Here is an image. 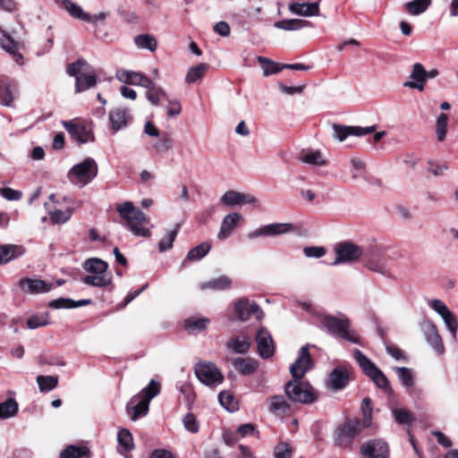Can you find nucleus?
<instances>
[{
  "mask_svg": "<svg viewBox=\"0 0 458 458\" xmlns=\"http://www.w3.org/2000/svg\"><path fill=\"white\" fill-rule=\"evenodd\" d=\"M310 24L309 21L300 19L283 20L276 21L275 27L284 30H297Z\"/></svg>",
  "mask_w": 458,
  "mask_h": 458,
  "instance_id": "a18cd8bd",
  "label": "nucleus"
},
{
  "mask_svg": "<svg viewBox=\"0 0 458 458\" xmlns=\"http://www.w3.org/2000/svg\"><path fill=\"white\" fill-rule=\"evenodd\" d=\"M208 69V64H199L196 66H192L189 69L186 77L185 82L188 84L195 83L199 80H201L205 75L206 72Z\"/></svg>",
  "mask_w": 458,
  "mask_h": 458,
  "instance_id": "ea45409f",
  "label": "nucleus"
},
{
  "mask_svg": "<svg viewBox=\"0 0 458 458\" xmlns=\"http://www.w3.org/2000/svg\"><path fill=\"white\" fill-rule=\"evenodd\" d=\"M399 380L406 388H411L414 385L413 375L411 370L406 367H397L394 369Z\"/></svg>",
  "mask_w": 458,
  "mask_h": 458,
  "instance_id": "5fc2aeb1",
  "label": "nucleus"
},
{
  "mask_svg": "<svg viewBox=\"0 0 458 458\" xmlns=\"http://www.w3.org/2000/svg\"><path fill=\"white\" fill-rule=\"evenodd\" d=\"M231 285L232 280L226 276H221L202 283L199 287L201 290L223 291L229 289Z\"/></svg>",
  "mask_w": 458,
  "mask_h": 458,
  "instance_id": "473e14b6",
  "label": "nucleus"
},
{
  "mask_svg": "<svg viewBox=\"0 0 458 458\" xmlns=\"http://www.w3.org/2000/svg\"><path fill=\"white\" fill-rule=\"evenodd\" d=\"M303 252L308 258H321L326 254V250L324 247L320 246H311L305 247Z\"/></svg>",
  "mask_w": 458,
  "mask_h": 458,
  "instance_id": "774afa93",
  "label": "nucleus"
},
{
  "mask_svg": "<svg viewBox=\"0 0 458 458\" xmlns=\"http://www.w3.org/2000/svg\"><path fill=\"white\" fill-rule=\"evenodd\" d=\"M50 220L54 225L64 224L70 220L72 215V209L67 208L64 210L55 208L48 211Z\"/></svg>",
  "mask_w": 458,
  "mask_h": 458,
  "instance_id": "09e8293b",
  "label": "nucleus"
},
{
  "mask_svg": "<svg viewBox=\"0 0 458 458\" xmlns=\"http://www.w3.org/2000/svg\"><path fill=\"white\" fill-rule=\"evenodd\" d=\"M334 136L339 141H344L349 135L364 136L376 131V126L360 127L334 124Z\"/></svg>",
  "mask_w": 458,
  "mask_h": 458,
  "instance_id": "f3484780",
  "label": "nucleus"
},
{
  "mask_svg": "<svg viewBox=\"0 0 458 458\" xmlns=\"http://www.w3.org/2000/svg\"><path fill=\"white\" fill-rule=\"evenodd\" d=\"M195 375L206 386L216 387L224 381L219 369L210 361H199L195 365Z\"/></svg>",
  "mask_w": 458,
  "mask_h": 458,
  "instance_id": "9d476101",
  "label": "nucleus"
},
{
  "mask_svg": "<svg viewBox=\"0 0 458 458\" xmlns=\"http://www.w3.org/2000/svg\"><path fill=\"white\" fill-rule=\"evenodd\" d=\"M242 218V215L238 212L226 215L222 220L217 238L219 240L227 239L233 233V229L238 225L239 221Z\"/></svg>",
  "mask_w": 458,
  "mask_h": 458,
  "instance_id": "393cba45",
  "label": "nucleus"
},
{
  "mask_svg": "<svg viewBox=\"0 0 458 458\" xmlns=\"http://www.w3.org/2000/svg\"><path fill=\"white\" fill-rule=\"evenodd\" d=\"M134 43L138 48L148 49L150 52L156 51L157 42L154 36L149 34H140L134 38Z\"/></svg>",
  "mask_w": 458,
  "mask_h": 458,
  "instance_id": "58836bf2",
  "label": "nucleus"
},
{
  "mask_svg": "<svg viewBox=\"0 0 458 458\" xmlns=\"http://www.w3.org/2000/svg\"><path fill=\"white\" fill-rule=\"evenodd\" d=\"M363 265L369 271L377 273L386 277L391 276V272L386 264V259L378 255L364 256Z\"/></svg>",
  "mask_w": 458,
  "mask_h": 458,
  "instance_id": "4be33fe9",
  "label": "nucleus"
},
{
  "mask_svg": "<svg viewBox=\"0 0 458 458\" xmlns=\"http://www.w3.org/2000/svg\"><path fill=\"white\" fill-rule=\"evenodd\" d=\"M98 166L92 157H87L74 165L67 173V178L72 184L83 188L98 175Z\"/></svg>",
  "mask_w": 458,
  "mask_h": 458,
  "instance_id": "39448f33",
  "label": "nucleus"
},
{
  "mask_svg": "<svg viewBox=\"0 0 458 458\" xmlns=\"http://www.w3.org/2000/svg\"><path fill=\"white\" fill-rule=\"evenodd\" d=\"M298 158L302 163L314 166H323L327 164L321 151L318 149H302Z\"/></svg>",
  "mask_w": 458,
  "mask_h": 458,
  "instance_id": "bb28decb",
  "label": "nucleus"
},
{
  "mask_svg": "<svg viewBox=\"0 0 458 458\" xmlns=\"http://www.w3.org/2000/svg\"><path fill=\"white\" fill-rule=\"evenodd\" d=\"M232 365L235 370L244 376L253 374L259 367V362L251 358H234L232 360Z\"/></svg>",
  "mask_w": 458,
  "mask_h": 458,
  "instance_id": "cd10ccee",
  "label": "nucleus"
},
{
  "mask_svg": "<svg viewBox=\"0 0 458 458\" xmlns=\"http://www.w3.org/2000/svg\"><path fill=\"white\" fill-rule=\"evenodd\" d=\"M174 146V140L168 133H163L159 135L157 140L152 144V148L156 153H165L172 149Z\"/></svg>",
  "mask_w": 458,
  "mask_h": 458,
  "instance_id": "37998d69",
  "label": "nucleus"
},
{
  "mask_svg": "<svg viewBox=\"0 0 458 458\" xmlns=\"http://www.w3.org/2000/svg\"><path fill=\"white\" fill-rule=\"evenodd\" d=\"M20 248L16 245L0 246V264L7 263L20 255Z\"/></svg>",
  "mask_w": 458,
  "mask_h": 458,
  "instance_id": "6e6d98bb",
  "label": "nucleus"
},
{
  "mask_svg": "<svg viewBox=\"0 0 458 458\" xmlns=\"http://www.w3.org/2000/svg\"><path fill=\"white\" fill-rule=\"evenodd\" d=\"M313 366L308 346H302L299 351V356L290 367V372L293 379H301L305 373Z\"/></svg>",
  "mask_w": 458,
  "mask_h": 458,
  "instance_id": "dca6fc26",
  "label": "nucleus"
},
{
  "mask_svg": "<svg viewBox=\"0 0 458 458\" xmlns=\"http://www.w3.org/2000/svg\"><path fill=\"white\" fill-rule=\"evenodd\" d=\"M48 324L49 316L47 312L33 315L27 319V327L30 329H36Z\"/></svg>",
  "mask_w": 458,
  "mask_h": 458,
  "instance_id": "4d7b16f0",
  "label": "nucleus"
},
{
  "mask_svg": "<svg viewBox=\"0 0 458 458\" xmlns=\"http://www.w3.org/2000/svg\"><path fill=\"white\" fill-rule=\"evenodd\" d=\"M350 380V373L344 367L338 366L335 368L329 374L327 380V388L333 391L344 389Z\"/></svg>",
  "mask_w": 458,
  "mask_h": 458,
  "instance_id": "6ab92c4d",
  "label": "nucleus"
},
{
  "mask_svg": "<svg viewBox=\"0 0 458 458\" xmlns=\"http://www.w3.org/2000/svg\"><path fill=\"white\" fill-rule=\"evenodd\" d=\"M428 306L436 311L443 319L445 327L450 331L454 338H456L458 323L455 316L451 312L448 307L441 300L428 301Z\"/></svg>",
  "mask_w": 458,
  "mask_h": 458,
  "instance_id": "f8f14e48",
  "label": "nucleus"
},
{
  "mask_svg": "<svg viewBox=\"0 0 458 458\" xmlns=\"http://www.w3.org/2000/svg\"><path fill=\"white\" fill-rule=\"evenodd\" d=\"M411 81H407L403 86L410 89H416L420 91L424 89L426 83V70L420 63H415L412 66V71L410 74Z\"/></svg>",
  "mask_w": 458,
  "mask_h": 458,
  "instance_id": "b1692460",
  "label": "nucleus"
},
{
  "mask_svg": "<svg viewBox=\"0 0 458 458\" xmlns=\"http://www.w3.org/2000/svg\"><path fill=\"white\" fill-rule=\"evenodd\" d=\"M448 115L440 113L436 119V136L439 142L445 140L447 135Z\"/></svg>",
  "mask_w": 458,
  "mask_h": 458,
  "instance_id": "c03bdc74",
  "label": "nucleus"
},
{
  "mask_svg": "<svg viewBox=\"0 0 458 458\" xmlns=\"http://www.w3.org/2000/svg\"><path fill=\"white\" fill-rule=\"evenodd\" d=\"M69 76L75 78V92L81 93L93 88L98 81L97 75L91 65L82 58L70 64L66 68Z\"/></svg>",
  "mask_w": 458,
  "mask_h": 458,
  "instance_id": "7ed1b4c3",
  "label": "nucleus"
},
{
  "mask_svg": "<svg viewBox=\"0 0 458 458\" xmlns=\"http://www.w3.org/2000/svg\"><path fill=\"white\" fill-rule=\"evenodd\" d=\"M184 428L191 433L199 431V423L196 417L192 413H187L183 418Z\"/></svg>",
  "mask_w": 458,
  "mask_h": 458,
  "instance_id": "338daca9",
  "label": "nucleus"
},
{
  "mask_svg": "<svg viewBox=\"0 0 458 458\" xmlns=\"http://www.w3.org/2000/svg\"><path fill=\"white\" fill-rule=\"evenodd\" d=\"M117 211L133 234L142 237L151 235L149 229L143 226L148 222L146 215L141 210L135 208L132 202H123L117 207Z\"/></svg>",
  "mask_w": 458,
  "mask_h": 458,
  "instance_id": "f03ea898",
  "label": "nucleus"
},
{
  "mask_svg": "<svg viewBox=\"0 0 458 458\" xmlns=\"http://www.w3.org/2000/svg\"><path fill=\"white\" fill-rule=\"evenodd\" d=\"M89 453L87 447L69 445L60 454V458H82Z\"/></svg>",
  "mask_w": 458,
  "mask_h": 458,
  "instance_id": "13d9d810",
  "label": "nucleus"
},
{
  "mask_svg": "<svg viewBox=\"0 0 458 458\" xmlns=\"http://www.w3.org/2000/svg\"><path fill=\"white\" fill-rule=\"evenodd\" d=\"M290 410V405L282 395H274L269 399V411L276 414L285 413Z\"/></svg>",
  "mask_w": 458,
  "mask_h": 458,
  "instance_id": "79ce46f5",
  "label": "nucleus"
},
{
  "mask_svg": "<svg viewBox=\"0 0 458 458\" xmlns=\"http://www.w3.org/2000/svg\"><path fill=\"white\" fill-rule=\"evenodd\" d=\"M423 331L428 344L437 354H442L445 348L437 327L432 322L428 321L423 324Z\"/></svg>",
  "mask_w": 458,
  "mask_h": 458,
  "instance_id": "5701e85b",
  "label": "nucleus"
},
{
  "mask_svg": "<svg viewBox=\"0 0 458 458\" xmlns=\"http://www.w3.org/2000/svg\"><path fill=\"white\" fill-rule=\"evenodd\" d=\"M291 13L305 16H318L319 14V4L318 2L314 3H293L289 5Z\"/></svg>",
  "mask_w": 458,
  "mask_h": 458,
  "instance_id": "a878e982",
  "label": "nucleus"
},
{
  "mask_svg": "<svg viewBox=\"0 0 458 458\" xmlns=\"http://www.w3.org/2000/svg\"><path fill=\"white\" fill-rule=\"evenodd\" d=\"M293 449L289 443L280 442L274 448L275 458H291Z\"/></svg>",
  "mask_w": 458,
  "mask_h": 458,
  "instance_id": "0e129e2a",
  "label": "nucleus"
},
{
  "mask_svg": "<svg viewBox=\"0 0 458 458\" xmlns=\"http://www.w3.org/2000/svg\"><path fill=\"white\" fill-rule=\"evenodd\" d=\"M431 4V0H412L405 4L406 10L412 15L424 13Z\"/></svg>",
  "mask_w": 458,
  "mask_h": 458,
  "instance_id": "8fccbe9b",
  "label": "nucleus"
},
{
  "mask_svg": "<svg viewBox=\"0 0 458 458\" xmlns=\"http://www.w3.org/2000/svg\"><path fill=\"white\" fill-rule=\"evenodd\" d=\"M0 43L2 48L13 56L16 64H22L23 56L19 52V45L10 36L3 35Z\"/></svg>",
  "mask_w": 458,
  "mask_h": 458,
  "instance_id": "c756f323",
  "label": "nucleus"
},
{
  "mask_svg": "<svg viewBox=\"0 0 458 458\" xmlns=\"http://www.w3.org/2000/svg\"><path fill=\"white\" fill-rule=\"evenodd\" d=\"M207 318H189L184 321V327L189 333H200L209 325Z\"/></svg>",
  "mask_w": 458,
  "mask_h": 458,
  "instance_id": "f704fd0d",
  "label": "nucleus"
},
{
  "mask_svg": "<svg viewBox=\"0 0 458 458\" xmlns=\"http://www.w3.org/2000/svg\"><path fill=\"white\" fill-rule=\"evenodd\" d=\"M361 410L363 413V419L360 420L363 427L369 428L371 425L372 420V403L369 397H365L361 402Z\"/></svg>",
  "mask_w": 458,
  "mask_h": 458,
  "instance_id": "bf43d9fd",
  "label": "nucleus"
},
{
  "mask_svg": "<svg viewBox=\"0 0 458 458\" xmlns=\"http://www.w3.org/2000/svg\"><path fill=\"white\" fill-rule=\"evenodd\" d=\"M210 244L202 242L198 246L192 248L187 254V259L191 261H197L204 258L210 250Z\"/></svg>",
  "mask_w": 458,
  "mask_h": 458,
  "instance_id": "3c124183",
  "label": "nucleus"
},
{
  "mask_svg": "<svg viewBox=\"0 0 458 458\" xmlns=\"http://www.w3.org/2000/svg\"><path fill=\"white\" fill-rule=\"evenodd\" d=\"M250 303L248 299H240L234 304V311L239 320L246 321L250 317Z\"/></svg>",
  "mask_w": 458,
  "mask_h": 458,
  "instance_id": "de8ad7c7",
  "label": "nucleus"
},
{
  "mask_svg": "<svg viewBox=\"0 0 458 458\" xmlns=\"http://www.w3.org/2000/svg\"><path fill=\"white\" fill-rule=\"evenodd\" d=\"M83 269L89 273L81 281L90 286L106 287L112 284V276L107 274L108 264L98 258H90L84 261Z\"/></svg>",
  "mask_w": 458,
  "mask_h": 458,
  "instance_id": "20e7f679",
  "label": "nucleus"
},
{
  "mask_svg": "<svg viewBox=\"0 0 458 458\" xmlns=\"http://www.w3.org/2000/svg\"><path fill=\"white\" fill-rule=\"evenodd\" d=\"M352 165V177L356 179L358 177L362 176L363 172L365 170V164L360 158L353 157L350 160Z\"/></svg>",
  "mask_w": 458,
  "mask_h": 458,
  "instance_id": "69168bd1",
  "label": "nucleus"
},
{
  "mask_svg": "<svg viewBox=\"0 0 458 458\" xmlns=\"http://www.w3.org/2000/svg\"><path fill=\"white\" fill-rule=\"evenodd\" d=\"M18 411V403L13 399H7L0 403V419L14 416Z\"/></svg>",
  "mask_w": 458,
  "mask_h": 458,
  "instance_id": "603ef678",
  "label": "nucleus"
},
{
  "mask_svg": "<svg viewBox=\"0 0 458 458\" xmlns=\"http://www.w3.org/2000/svg\"><path fill=\"white\" fill-rule=\"evenodd\" d=\"M292 231H293V225L291 223H273L250 232L247 238L252 240L261 236H278Z\"/></svg>",
  "mask_w": 458,
  "mask_h": 458,
  "instance_id": "ddd939ff",
  "label": "nucleus"
},
{
  "mask_svg": "<svg viewBox=\"0 0 458 458\" xmlns=\"http://www.w3.org/2000/svg\"><path fill=\"white\" fill-rule=\"evenodd\" d=\"M365 428L367 427H363L360 420H348L335 428L334 434L335 444L341 447H346Z\"/></svg>",
  "mask_w": 458,
  "mask_h": 458,
  "instance_id": "1a4fd4ad",
  "label": "nucleus"
},
{
  "mask_svg": "<svg viewBox=\"0 0 458 458\" xmlns=\"http://www.w3.org/2000/svg\"><path fill=\"white\" fill-rule=\"evenodd\" d=\"M109 121L114 132L127 125V112L123 108H115L109 113Z\"/></svg>",
  "mask_w": 458,
  "mask_h": 458,
  "instance_id": "2f4dec72",
  "label": "nucleus"
},
{
  "mask_svg": "<svg viewBox=\"0 0 458 458\" xmlns=\"http://www.w3.org/2000/svg\"><path fill=\"white\" fill-rule=\"evenodd\" d=\"M180 225L176 224L173 230L168 231L158 242V250L165 252L173 247L174 242L178 234Z\"/></svg>",
  "mask_w": 458,
  "mask_h": 458,
  "instance_id": "49530a36",
  "label": "nucleus"
},
{
  "mask_svg": "<svg viewBox=\"0 0 458 458\" xmlns=\"http://www.w3.org/2000/svg\"><path fill=\"white\" fill-rule=\"evenodd\" d=\"M321 323L331 335L352 344H359V335L351 327L350 321L344 315L340 317L325 316Z\"/></svg>",
  "mask_w": 458,
  "mask_h": 458,
  "instance_id": "423d86ee",
  "label": "nucleus"
},
{
  "mask_svg": "<svg viewBox=\"0 0 458 458\" xmlns=\"http://www.w3.org/2000/svg\"><path fill=\"white\" fill-rule=\"evenodd\" d=\"M146 98L153 106H157L161 99H167L165 91L160 87H154L146 92Z\"/></svg>",
  "mask_w": 458,
  "mask_h": 458,
  "instance_id": "052dcab7",
  "label": "nucleus"
},
{
  "mask_svg": "<svg viewBox=\"0 0 458 458\" xmlns=\"http://www.w3.org/2000/svg\"><path fill=\"white\" fill-rule=\"evenodd\" d=\"M360 453L361 458H388L389 449L386 442L373 439L362 444Z\"/></svg>",
  "mask_w": 458,
  "mask_h": 458,
  "instance_id": "2eb2a0df",
  "label": "nucleus"
},
{
  "mask_svg": "<svg viewBox=\"0 0 458 458\" xmlns=\"http://www.w3.org/2000/svg\"><path fill=\"white\" fill-rule=\"evenodd\" d=\"M16 85L11 84L8 81H0V104L9 106L14 99Z\"/></svg>",
  "mask_w": 458,
  "mask_h": 458,
  "instance_id": "72a5a7b5",
  "label": "nucleus"
},
{
  "mask_svg": "<svg viewBox=\"0 0 458 458\" xmlns=\"http://www.w3.org/2000/svg\"><path fill=\"white\" fill-rule=\"evenodd\" d=\"M258 62L261 65L264 76L276 74L284 69V64L276 63L269 58L259 56Z\"/></svg>",
  "mask_w": 458,
  "mask_h": 458,
  "instance_id": "4c0bfd02",
  "label": "nucleus"
},
{
  "mask_svg": "<svg viewBox=\"0 0 458 458\" xmlns=\"http://www.w3.org/2000/svg\"><path fill=\"white\" fill-rule=\"evenodd\" d=\"M118 453L125 458H129L127 453L134 448L133 438L131 433L126 428H121L117 435Z\"/></svg>",
  "mask_w": 458,
  "mask_h": 458,
  "instance_id": "c85d7f7f",
  "label": "nucleus"
},
{
  "mask_svg": "<svg viewBox=\"0 0 458 458\" xmlns=\"http://www.w3.org/2000/svg\"><path fill=\"white\" fill-rule=\"evenodd\" d=\"M37 383L40 392H48L56 387L58 384V377L55 376H38Z\"/></svg>",
  "mask_w": 458,
  "mask_h": 458,
  "instance_id": "864d4df0",
  "label": "nucleus"
},
{
  "mask_svg": "<svg viewBox=\"0 0 458 458\" xmlns=\"http://www.w3.org/2000/svg\"><path fill=\"white\" fill-rule=\"evenodd\" d=\"M91 302V300L85 299L78 301H74L71 299L59 298L56 300H53L49 303V307L53 309H72L77 308L84 305H88Z\"/></svg>",
  "mask_w": 458,
  "mask_h": 458,
  "instance_id": "c9c22d12",
  "label": "nucleus"
},
{
  "mask_svg": "<svg viewBox=\"0 0 458 458\" xmlns=\"http://www.w3.org/2000/svg\"><path fill=\"white\" fill-rule=\"evenodd\" d=\"M256 201V198L252 195L233 190L227 191L220 199V202L227 207L253 204Z\"/></svg>",
  "mask_w": 458,
  "mask_h": 458,
  "instance_id": "412c9836",
  "label": "nucleus"
},
{
  "mask_svg": "<svg viewBox=\"0 0 458 458\" xmlns=\"http://www.w3.org/2000/svg\"><path fill=\"white\" fill-rule=\"evenodd\" d=\"M142 73L128 71V70H119L116 72V78L121 82H123L125 84H131L139 86L140 83V78Z\"/></svg>",
  "mask_w": 458,
  "mask_h": 458,
  "instance_id": "a19ab883",
  "label": "nucleus"
},
{
  "mask_svg": "<svg viewBox=\"0 0 458 458\" xmlns=\"http://www.w3.org/2000/svg\"><path fill=\"white\" fill-rule=\"evenodd\" d=\"M394 420L397 423L406 425L414 420L413 415L407 410L395 408L393 410Z\"/></svg>",
  "mask_w": 458,
  "mask_h": 458,
  "instance_id": "e2e57ef3",
  "label": "nucleus"
},
{
  "mask_svg": "<svg viewBox=\"0 0 458 458\" xmlns=\"http://www.w3.org/2000/svg\"><path fill=\"white\" fill-rule=\"evenodd\" d=\"M62 124L75 141L81 144L94 141V134L91 128L82 123H79L76 120H70L63 121Z\"/></svg>",
  "mask_w": 458,
  "mask_h": 458,
  "instance_id": "9b49d317",
  "label": "nucleus"
},
{
  "mask_svg": "<svg viewBox=\"0 0 458 458\" xmlns=\"http://www.w3.org/2000/svg\"><path fill=\"white\" fill-rule=\"evenodd\" d=\"M284 393L289 400L294 403L310 404L316 401L317 397L313 387L309 382L301 379H293L284 386Z\"/></svg>",
  "mask_w": 458,
  "mask_h": 458,
  "instance_id": "0eeeda50",
  "label": "nucleus"
},
{
  "mask_svg": "<svg viewBox=\"0 0 458 458\" xmlns=\"http://www.w3.org/2000/svg\"><path fill=\"white\" fill-rule=\"evenodd\" d=\"M336 258L332 265L337 266L341 263L352 262L363 255L361 249L350 242H343L335 248Z\"/></svg>",
  "mask_w": 458,
  "mask_h": 458,
  "instance_id": "4468645a",
  "label": "nucleus"
},
{
  "mask_svg": "<svg viewBox=\"0 0 458 458\" xmlns=\"http://www.w3.org/2000/svg\"><path fill=\"white\" fill-rule=\"evenodd\" d=\"M354 358L362 371L381 389L389 392V381L384 373L359 349L354 350Z\"/></svg>",
  "mask_w": 458,
  "mask_h": 458,
  "instance_id": "6e6552de",
  "label": "nucleus"
},
{
  "mask_svg": "<svg viewBox=\"0 0 458 458\" xmlns=\"http://www.w3.org/2000/svg\"><path fill=\"white\" fill-rule=\"evenodd\" d=\"M258 352L263 359L273 356L275 352L274 343L270 333L264 327L258 330L256 334Z\"/></svg>",
  "mask_w": 458,
  "mask_h": 458,
  "instance_id": "a211bd4d",
  "label": "nucleus"
},
{
  "mask_svg": "<svg viewBox=\"0 0 458 458\" xmlns=\"http://www.w3.org/2000/svg\"><path fill=\"white\" fill-rule=\"evenodd\" d=\"M62 6L71 16L81 21H89V14L85 13L83 9L71 0H62Z\"/></svg>",
  "mask_w": 458,
  "mask_h": 458,
  "instance_id": "e433bc0d",
  "label": "nucleus"
},
{
  "mask_svg": "<svg viewBox=\"0 0 458 458\" xmlns=\"http://www.w3.org/2000/svg\"><path fill=\"white\" fill-rule=\"evenodd\" d=\"M250 343V337L247 335H238L230 338L226 343V346L232 349L235 353L244 354L249 351Z\"/></svg>",
  "mask_w": 458,
  "mask_h": 458,
  "instance_id": "7c9ffc66",
  "label": "nucleus"
},
{
  "mask_svg": "<svg viewBox=\"0 0 458 458\" xmlns=\"http://www.w3.org/2000/svg\"><path fill=\"white\" fill-rule=\"evenodd\" d=\"M218 400L221 405L229 411L237 410V402L234 400L233 394L227 392H221L218 394Z\"/></svg>",
  "mask_w": 458,
  "mask_h": 458,
  "instance_id": "680f3d73",
  "label": "nucleus"
},
{
  "mask_svg": "<svg viewBox=\"0 0 458 458\" xmlns=\"http://www.w3.org/2000/svg\"><path fill=\"white\" fill-rule=\"evenodd\" d=\"M160 383L151 379L145 388L131 398L126 405V411L131 420L147 415L150 401L160 393Z\"/></svg>",
  "mask_w": 458,
  "mask_h": 458,
  "instance_id": "f257e3e1",
  "label": "nucleus"
},
{
  "mask_svg": "<svg viewBox=\"0 0 458 458\" xmlns=\"http://www.w3.org/2000/svg\"><path fill=\"white\" fill-rule=\"evenodd\" d=\"M20 288L30 294L45 293L51 291L54 287L52 283L41 279L23 278L18 283Z\"/></svg>",
  "mask_w": 458,
  "mask_h": 458,
  "instance_id": "aec40b11",
  "label": "nucleus"
}]
</instances>
